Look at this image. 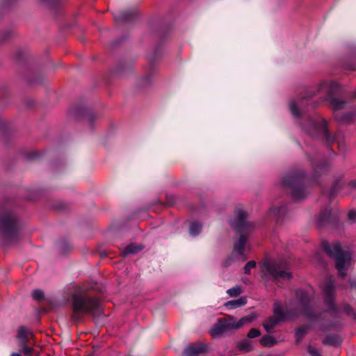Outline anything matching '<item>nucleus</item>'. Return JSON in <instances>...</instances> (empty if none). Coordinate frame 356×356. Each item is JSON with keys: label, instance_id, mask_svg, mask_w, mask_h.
Wrapping results in <instances>:
<instances>
[{"label": "nucleus", "instance_id": "f257e3e1", "mask_svg": "<svg viewBox=\"0 0 356 356\" xmlns=\"http://www.w3.org/2000/svg\"><path fill=\"white\" fill-rule=\"evenodd\" d=\"M312 293L304 289H299L295 291V298L291 300L286 305V311H284L280 303L275 302L273 308L274 317L279 321L293 320L299 315L312 320L319 317V314L315 313L312 306Z\"/></svg>", "mask_w": 356, "mask_h": 356}, {"label": "nucleus", "instance_id": "f03ea898", "mask_svg": "<svg viewBox=\"0 0 356 356\" xmlns=\"http://www.w3.org/2000/svg\"><path fill=\"white\" fill-rule=\"evenodd\" d=\"M72 318L75 322L82 319L83 314H88L95 318L104 315L101 302L97 297H89L79 292L72 295Z\"/></svg>", "mask_w": 356, "mask_h": 356}, {"label": "nucleus", "instance_id": "7ed1b4c3", "mask_svg": "<svg viewBox=\"0 0 356 356\" xmlns=\"http://www.w3.org/2000/svg\"><path fill=\"white\" fill-rule=\"evenodd\" d=\"M0 236L3 245L16 243L21 238L19 222L10 211L0 213Z\"/></svg>", "mask_w": 356, "mask_h": 356}, {"label": "nucleus", "instance_id": "20e7f679", "mask_svg": "<svg viewBox=\"0 0 356 356\" xmlns=\"http://www.w3.org/2000/svg\"><path fill=\"white\" fill-rule=\"evenodd\" d=\"M321 248L330 257L334 259L335 267L340 277H345L347 275L346 270L350 265L352 259L350 252L342 250L338 241L330 244L328 241H324L321 243Z\"/></svg>", "mask_w": 356, "mask_h": 356}, {"label": "nucleus", "instance_id": "39448f33", "mask_svg": "<svg viewBox=\"0 0 356 356\" xmlns=\"http://www.w3.org/2000/svg\"><path fill=\"white\" fill-rule=\"evenodd\" d=\"M247 216V213L242 208H237L236 218L230 222L231 226L240 234L238 241L234 244V250L240 256L243 257V260L246 259L243 254L247 241L245 234L252 227V225L246 220Z\"/></svg>", "mask_w": 356, "mask_h": 356}, {"label": "nucleus", "instance_id": "423d86ee", "mask_svg": "<svg viewBox=\"0 0 356 356\" xmlns=\"http://www.w3.org/2000/svg\"><path fill=\"white\" fill-rule=\"evenodd\" d=\"M261 277L264 280L272 279L280 281L282 279L291 280L292 274L286 262L283 261L266 260L262 265Z\"/></svg>", "mask_w": 356, "mask_h": 356}, {"label": "nucleus", "instance_id": "0eeeda50", "mask_svg": "<svg viewBox=\"0 0 356 356\" xmlns=\"http://www.w3.org/2000/svg\"><path fill=\"white\" fill-rule=\"evenodd\" d=\"M302 129L312 138L322 136L327 145L333 143L337 138L336 135L330 134L326 121L320 117L305 120L302 124Z\"/></svg>", "mask_w": 356, "mask_h": 356}, {"label": "nucleus", "instance_id": "6e6552de", "mask_svg": "<svg viewBox=\"0 0 356 356\" xmlns=\"http://www.w3.org/2000/svg\"><path fill=\"white\" fill-rule=\"evenodd\" d=\"M253 317L244 316L238 321L233 316H229L227 318L219 319L211 328L210 334L213 337L218 338L222 337L224 334L239 329L244 325L252 321Z\"/></svg>", "mask_w": 356, "mask_h": 356}, {"label": "nucleus", "instance_id": "1a4fd4ad", "mask_svg": "<svg viewBox=\"0 0 356 356\" xmlns=\"http://www.w3.org/2000/svg\"><path fill=\"white\" fill-rule=\"evenodd\" d=\"M305 176L304 171H295L286 175L282 181L284 186L291 188V195L294 201H300L307 195L303 185Z\"/></svg>", "mask_w": 356, "mask_h": 356}, {"label": "nucleus", "instance_id": "9d476101", "mask_svg": "<svg viewBox=\"0 0 356 356\" xmlns=\"http://www.w3.org/2000/svg\"><path fill=\"white\" fill-rule=\"evenodd\" d=\"M33 337V334L29 328L23 325L19 326L16 335L19 352L12 353L10 356H32L35 349L29 345V341Z\"/></svg>", "mask_w": 356, "mask_h": 356}, {"label": "nucleus", "instance_id": "9b49d317", "mask_svg": "<svg viewBox=\"0 0 356 356\" xmlns=\"http://www.w3.org/2000/svg\"><path fill=\"white\" fill-rule=\"evenodd\" d=\"M322 293L323 302L327 307L328 312L334 318L337 317L339 313V309L335 305V287L334 280L332 277H330L325 281L322 286Z\"/></svg>", "mask_w": 356, "mask_h": 356}, {"label": "nucleus", "instance_id": "f8f14e48", "mask_svg": "<svg viewBox=\"0 0 356 356\" xmlns=\"http://www.w3.org/2000/svg\"><path fill=\"white\" fill-rule=\"evenodd\" d=\"M320 90H325L327 92L331 106L334 111L343 109L346 105V101L332 97V95L338 93L340 90V87L337 82L330 81L323 83Z\"/></svg>", "mask_w": 356, "mask_h": 356}, {"label": "nucleus", "instance_id": "ddd939ff", "mask_svg": "<svg viewBox=\"0 0 356 356\" xmlns=\"http://www.w3.org/2000/svg\"><path fill=\"white\" fill-rule=\"evenodd\" d=\"M209 351V346L206 343L198 342L195 344L188 345L184 352V356H201Z\"/></svg>", "mask_w": 356, "mask_h": 356}, {"label": "nucleus", "instance_id": "4468645a", "mask_svg": "<svg viewBox=\"0 0 356 356\" xmlns=\"http://www.w3.org/2000/svg\"><path fill=\"white\" fill-rule=\"evenodd\" d=\"M331 210L329 207L325 208V209L322 211L319 217L317 220V225L320 227H325L327 225L331 220Z\"/></svg>", "mask_w": 356, "mask_h": 356}, {"label": "nucleus", "instance_id": "2eb2a0df", "mask_svg": "<svg viewBox=\"0 0 356 356\" xmlns=\"http://www.w3.org/2000/svg\"><path fill=\"white\" fill-rule=\"evenodd\" d=\"M314 95V93L310 94L308 96V97L310 96H312ZM306 98H307V97H304L302 99L298 100V102L293 100L289 102L290 111L294 117L298 118V117L300 116V111L298 107L303 104V102H304L305 99H306Z\"/></svg>", "mask_w": 356, "mask_h": 356}, {"label": "nucleus", "instance_id": "dca6fc26", "mask_svg": "<svg viewBox=\"0 0 356 356\" xmlns=\"http://www.w3.org/2000/svg\"><path fill=\"white\" fill-rule=\"evenodd\" d=\"M247 304V299L245 297H240L236 300H232L225 303V307L228 309H234L238 307H243Z\"/></svg>", "mask_w": 356, "mask_h": 356}, {"label": "nucleus", "instance_id": "f3484780", "mask_svg": "<svg viewBox=\"0 0 356 356\" xmlns=\"http://www.w3.org/2000/svg\"><path fill=\"white\" fill-rule=\"evenodd\" d=\"M280 322L279 319L274 316H270L263 323V327L268 333H270Z\"/></svg>", "mask_w": 356, "mask_h": 356}, {"label": "nucleus", "instance_id": "a211bd4d", "mask_svg": "<svg viewBox=\"0 0 356 356\" xmlns=\"http://www.w3.org/2000/svg\"><path fill=\"white\" fill-rule=\"evenodd\" d=\"M323 343L326 346L337 347L341 345V339L338 335L336 334L327 335L326 338L323 341Z\"/></svg>", "mask_w": 356, "mask_h": 356}, {"label": "nucleus", "instance_id": "6ab92c4d", "mask_svg": "<svg viewBox=\"0 0 356 356\" xmlns=\"http://www.w3.org/2000/svg\"><path fill=\"white\" fill-rule=\"evenodd\" d=\"M143 249V247L140 245L130 244L127 245L122 251V253L124 257L138 253Z\"/></svg>", "mask_w": 356, "mask_h": 356}, {"label": "nucleus", "instance_id": "aec40b11", "mask_svg": "<svg viewBox=\"0 0 356 356\" xmlns=\"http://www.w3.org/2000/svg\"><path fill=\"white\" fill-rule=\"evenodd\" d=\"M135 12L133 10H126L115 17L116 22H125L133 18Z\"/></svg>", "mask_w": 356, "mask_h": 356}, {"label": "nucleus", "instance_id": "412c9836", "mask_svg": "<svg viewBox=\"0 0 356 356\" xmlns=\"http://www.w3.org/2000/svg\"><path fill=\"white\" fill-rule=\"evenodd\" d=\"M202 229V225L197 221H193L191 223L189 227V234L191 236H197Z\"/></svg>", "mask_w": 356, "mask_h": 356}, {"label": "nucleus", "instance_id": "4be33fe9", "mask_svg": "<svg viewBox=\"0 0 356 356\" xmlns=\"http://www.w3.org/2000/svg\"><path fill=\"white\" fill-rule=\"evenodd\" d=\"M286 211L287 208L284 204L276 207H272L270 209V213L277 217L278 218L283 216L286 213Z\"/></svg>", "mask_w": 356, "mask_h": 356}, {"label": "nucleus", "instance_id": "5701e85b", "mask_svg": "<svg viewBox=\"0 0 356 356\" xmlns=\"http://www.w3.org/2000/svg\"><path fill=\"white\" fill-rule=\"evenodd\" d=\"M260 343L262 346L271 347L276 344L277 341L273 337L270 335H266L261 339Z\"/></svg>", "mask_w": 356, "mask_h": 356}, {"label": "nucleus", "instance_id": "b1692460", "mask_svg": "<svg viewBox=\"0 0 356 356\" xmlns=\"http://www.w3.org/2000/svg\"><path fill=\"white\" fill-rule=\"evenodd\" d=\"M238 350L245 352H249L252 350L251 342L248 339H243L237 343Z\"/></svg>", "mask_w": 356, "mask_h": 356}, {"label": "nucleus", "instance_id": "393cba45", "mask_svg": "<svg viewBox=\"0 0 356 356\" xmlns=\"http://www.w3.org/2000/svg\"><path fill=\"white\" fill-rule=\"evenodd\" d=\"M308 330V326L302 325L298 327L295 332V337L297 341H300L306 334Z\"/></svg>", "mask_w": 356, "mask_h": 356}, {"label": "nucleus", "instance_id": "a878e982", "mask_svg": "<svg viewBox=\"0 0 356 356\" xmlns=\"http://www.w3.org/2000/svg\"><path fill=\"white\" fill-rule=\"evenodd\" d=\"M312 163L314 167V172L315 175L326 170L327 166H326V164L324 163H319L318 164H316L312 161Z\"/></svg>", "mask_w": 356, "mask_h": 356}, {"label": "nucleus", "instance_id": "bb28decb", "mask_svg": "<svg viewBox=\"0 0 356 356\" xmlns=\"http://www.w3.org/2000/svg\"><path fill=\"white\" fill-rule=\"evenodd\" d=\"M227 293L231 297H236L242 293V289L240 286H236L227 289Z\"/></svg>", "mask_w": 356, "mask_h": 356}, {"label": "nucleus", "instance_id": "cd10ccee", "mask_svg": "<svg viewBox=\"0 0 356 356\" xmlns=\"http://www.w3.org/2000/svg\"><path fill=\"white\" fill-rule=\"evenodd\" d=\"M32 298L38 301H40L44 299V294L42 290L35 289L32 292Z\"/></svg>", "mask_w": 356, "mask_h": 356}, {"label": "nucleus", "instance_id": "c85d7f7f", "mask_svg": "<svg viewBox=\"0 0 356 356\" xmlns=\"http://www.w3.org/2000/svg\"><path fill=\"white\" fill-rule=\"evenodd\" d=\"M256 267V262L254 261H250L246 263L244 266V273L247 275L250 274L251 269Z\"/></svg>", "mask_w": 356, "mask_h": 356}, {"label": "nucleus", "instance_id": "c756f323", "mask_svg": "<svg viewBox=\"0 0 356 356\" xmlns=\"http://www.w3.org/2000/svg\"><path fill=\"white\" fill-rule=\"evenodd\" d=\"M260 331L256 328H252L249 332L248 333V337L250 339H253L259 337L260 335Z\"/></svg>", "mask_w": 356, "mask_h": 356}, {"label": "nucleus", "instance_id": "7c9ffc66", "mask_svg": "<svg viewBox=\"0 0 356 356\" xmlns=\"http://www.w3.org/2000/svg\"><path fill=\"white\" fill-rule=\"evenodd\" d=\"M348 218L351 222H355L356 221V211H350L348 214Z\"/></svg>", "mask_w": 356, "mask_h": 356}, {"label": "nucleus", "instance_id": "2f4dec72", "mask_svg": "<svg viewBox=\"0 0 356 356\" xmlns=\"http://www.w3.org/2000/svg\"><path fill=\"white\" fill-rule=\"evenodd\" d=\"M308 352L312 356H322L321 354L312 346L308 348Z\"/></svg>", "mask_w": 356, "mask_h": 356}, {"label": "nucleus", "instance_id": "473e14b6", "mask_svg": "<svg viewBox=\"0 0 356 356\" xmlns=\"http://www.w3.org/2000/svg\"><path fill=\"white\" fill-rule=\"evenodd\" d=\"M343 311H344V312H345L348 315H352V314H353V311H352L351 307H350L349 305H345V306H344V307H343Z\"/></svg>", "mask_w": 356, "mask_h": 356}, {"label": "nucleus", "instance_id": "72a5a7b5", "mask_svg": "<svg viewBox=\"0 0 356 356\" xmlns=\"http://www.w3.org/2000/svg\"><path fill=\"white\" fill-rule=\"evenodd\" d=\"M338 147L341 152L346 151V145L343 141H339L338 143Z\"/></svg>", "mask_w": 356, "mask_h": 356}, {"label": "nucleus", "instance_id": "f704fd0d", "mask_svg": "<svg viewBox=\"0 0 356 356\" xmlns=\"http://www.w3.org/2000/svg\"><path fill=\"white\" fill-rule=\"evenodd\" d=\"M95 118H96V116L93 113H90L88 116V120L90 123L92 122Z\"/></svg>", "mask_w": 356, "mask_h": 356}, {"label": "nucleus", "instance_id": "c9c22d12", "mask_svg": "<svg viewBox=\"0 0 356 356\" xmlns=\"http://www.w3.org/2000/svg\"><path fill=\"white\" fill-rule=\"evenodd\" d=\"M350 285L351 288L356 289V280H350Z\"/></svg>", "mask_w": 356, "mask_h": 356}, {"label": "nucleus", "instance_id": "e433bc0d", "mask_svg": "<svg viewBox=\"0 0 356 356\" xmlns=\"http://www.w3.org/2000/svg\"><path fill=\"white\" fill-rule=\"evenodd\" d=\"M232 262V258H228L224 263V266L227 267Z\"/></svg>", "mask_w": 356, "mask_h": 356}, {"label": "nucleus", "instance_id": "4c0bfd02", "mask_svg": "<svg viewBox=\"0 0 356 356\" xmlns=\"http://www.w3.org/2000/svg\"><path fill=\"white\" fill-rule=\"evenodd\" d=\"M349 118H350L349 115H345L340 120L341 121H346Z\"/></svg>", "mask_w": 356, "mask_h": 356}, {"label": "nucleus", "instance_id": "58836bf2", "mask_svg": "<svg viewBox=\"0 0 356 356\" xmlns=\"http://www.w3.org/2000/svg\"><path fill=\"white\" fill-rule=\"evenodd\" d=\"M351 184H352V186H353V187L356 188V181H353L351 182Z\"/></svg>", "mask_w": 356, "mask_h": 356}]
</instances>
